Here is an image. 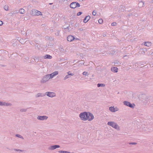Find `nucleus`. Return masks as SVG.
Masks as SVG:
<instances>
[{
    "instance_id": "obj_24",
    "label": "nucleus",
    "mask_w": 153,
    "mask_h": 153,
    "mask_svg": "<svg viewBox=\"0 0 153 153\" xmlns=\"http://www.w3.org/2000/svg\"><path fill=\"white\" fill-rule=\"evenodd\" d=\"M4 9L5 10L7 11L9 9V7L7 5H5L4 6Z\"/></svg>"
},
{
    "instance_id": "obj_36",
    "label": "nucleus",
    "mask_w": 153,
    "mask_h": 153,
    "mask_svg": "<svg viewBox=\"0 0 153 153\" xmlns=\"http://www.w3.org/2000/svg\"><path fill=\"white\" fill-rule=\"evenodd\" d=\"M60 33V31H58L57 33H56V36H59Z\"/></svg>"
},
{
    "instance_id": "obj_20",
    "label": "nucleus",
    "mask_w": 153,
    "mask_h": 153,
    "mask_svg": "<svg viewBox=\"0 0 153 153\" xmlns=\"http://www.w3.org/2000/svg\"><path fill=\"white\" fill-rule=\"evenodd\" d=\"M19 12L21 14H24L25 13V10L23 8H21L20 9L19 11Z\"/></svg>"
},
{
    "instance_id": "obj_27",
    "label": "nucleus",
    "mask_w": 153,
    "mask_h": 153,
    "mask_svg": "<svg viewBox=\"0 0 153 153\" xmlns=\"http://www.w3.org/2000/svg\"><path fill=\"white\" fill-rule=\"evenodd\" d=\"M14 150L17 152H24L23 150L19 149H14Z\"/></svg>"
},
{
    "instance_id": "obj_26",
    "label": "nucleus",
    "mask_w": 153,
    "mask_h": 153,
    "mask_svg": "<svg viewBox=\"0 0 153 153\" xmlns=\"http://www.w3.org/2000/svg\"><path fill=\"white\" fill-rule=\"evenodd\" d=\"M11 105V104L10 103L8 102H4V106H10V105Z\"/></svg>"
},
{
    "instance_id": "obj_22",
    "label": "nucleus",
    "mask_w": 153,
    "mask_h": 153,
    "mask_svg": "<svg viewBox=\"0 0 153 153\" xmlns=\"http://www.w3.org/2000/svg\"><path fill=\"white\" fill-rule=\"evenodd\" d=\"M15 136L16 137H19L21 139H24L23 137L22 136H21V135H20L19 134H16Z\"/></svg>"
},
{
    "instance_id": "obj_19",
    "label": "nucleus",
    "mask_w": 153,
    "mask_h": 153,
    "mask_svg": "<svg viewBox=\"0 0 153 153\" xmlns=\"http://www.w3.org/2000/svg\"><path fill=\"white\" fill-rule=\"evenodd\" d=\"M114 106H111L109 108V110L111 112H115V111L114 110Z\"/></svg>"
},
{
    "instance_id": "obj_14",
    "label": "nucleus",
    "mask_w": 153,
    "mask_h": 153,
    "mask_svg": "<svg viewBox=\"0 0 153 153\" xmlns=\"http://www.w3.org/2000/svg\"><path fill=\"white\" fill-rule=\"evenodd\" d=\"M74 75V74L73 73L68 74H67L66 75L65 77L64 78V80H65L66 79L71 77V76Z\"/></svg>"
},
{
    "instance_id": "obj_4",
    "label": "nucleus",
    "mask_w": 153,
    "mask_h": 153,
    "mask_svg": "<svg viewBox=\"0 0 153 153\" xmlns=\"http://www.w3.org/2000/svg\"><path fill=\"white\" fill-rule=\"evenodd\" d=\"M70 6L71 8L74 9L76 7H79L80 6V5L77 2H73L70 4Z\"/></svg>"
},
{
    "instance_id": "obj_38",
    "label": "nucleus",
    "mask_w": 153,
    "mask_h": 153,
    "mask_svg": "<svg viewBox=\"0 0 153 153\" xmlns=\"http://www.w3.org/2000/svg\"><path fill=\"white\" fill-rule=\"evenodd\" d=\"M3 25V22L1 21H0V26H1Z\"/></svg>"
},
{
    "instance_id": "obj_1",
    "label": "nucleus",
    "mask_w": 153,
    "mask_h": 153,
    "mask_svg": "<svg viewBox=\"0 0 153 153\" xmlns=\"http://www.w3.org/2000/svg\"><path fill=\"white\" fill-rule=\"evenodd\" d=\"M107 124L117 130H120V126L116 123L114 121L108 122Z\"/></svg>"
},
{
    "instance_id": "obj_39",
    "label": "nucleus",
    "mask_w": 153,
    "mask_h": 153,
    "mask_svg": "<svg viewBox=\"0 0 153 153\" xmlns=\"http://www.w3.org/2000/svg\"><path fill=\"white\" fill-rule=\"evenodd\" d=\"M74 40H79V39L78 38H74Z\"/></svg>"
},
{
    "instance_id": "obj_37",
    "label": "nucleus",
    "mask_w": 153,
    "mask_h": 153,
    "mask_svg": "<svg viewBox=\"0 0 153 153\" xmlns=\"http://www.w3.org/2000/svg\"><path fill=\"white\" fill-rule=\"evenodd\" d=\"M137 144L136 143H129L130 145H136Z\"/></svg>"
},
{
    "instance_id": "obj_25",
    "label": "nucleus",
    "mask_w": 153,
    "mask_h": 153,
    "mask_svg": "<svg viewBox=\"0 0 153 153\" xmlns=\"http://www.w3.org/2000/svg\"><path fill=\"white\" fill-rule=\"evenodd\" d=\"M105 85L103 84L98 83L97 85L98 87H100L101 86H104Z\"/></svg>"
},
{
    "instance_id": "obj_33",
    "label": "nucleus",
    "mask_w": 153,
    "mask_h": 153,
    "mask_svg": "<svg viewBox=\"0 0 153 153\" xmlns=\"http://www.w3.org/2000/svg\"><path fill=\"white\" fill-rule=\"evenodd\" d=\"M96 12L94 10L92 12V14L94 16H95L96 15Z\"/></svg>"
},
{
    "instance_id": "obj_21",
    "label": "nucleus",
    "mask_w": 153,
    "mask_h": 153,
    "mask_svg": "<svg viewBox=\"0 0 153 153\" xmlns=\"http://www.w3.org/2000/svg\"><path fill=\"white\" fill-rule=\"evenodd\" d=\"M59 153H74V152L71 153L70 152H68L65 151H62L60 150L59 151Z\"/></svg>"
},
{
    "instance_id": "obj_45",
    "label": "nucleus",
    "mask_w": 153,
    "mask_h": 153,
    "mask_svg": "<svg viewBox=\"0 0 153 153\" xmlns=\"http://www.w3.org/2000/svg\"><path fill=\"white\" fill-rule=\"evenodd\" d=\"M152 144H153V143H152Z\"/></svg>"
},
{
    "instance_id": "obj_44",
    "label": "nucleus",
    "mask_w": 153,
    "mask_h": 153,
    "mask_svg": "<svg viewBox=\"0 0 153 153\" xmlns=\"http://www.w3.org/2000/svg\"><path fill=\"white\" fill-rule=\"evenodd\" d=\"M126 56H124V57H125Z\"/></svg>"
},
{
    "instance_id": "obj_7",
    "label": "nucleus",
    "mask_w": 153,
    "mask_h": 153,
    "mask_svg": "<svg viewBox=\"0 0 153 153\" xmlns=\"http://www.w3.org/2000/svg\"><path fill=\"white\" fill-rule=\"evenodd\" d=\"M123 103L124 105L127 106H128L131 108H134L135 105L134 104H132L131 103L129 102L126 101H124L123 102Z\"/></svg>"
},
{
    "instance_id": "obj_18",
    "label": "nucleus",
    "mask_w": 153,
    "mask_h": 153,
    "mask_svg": "<svg viewBox=\"0 0 153 153\" xmlns=\"http://www.w3.org/2000/svg\"><path fill=\"white\" fill-rule=\"evenodd\" d=\"M151 43L149 42H144V45L145 46L149 47L151 45Z\"/></svg>"
},
{
    "instance_id": "obj_6",
    "label": "nucleus",
    "mask_w": 153,
    "mask_h": 153,
    "mask_svg": "<svg viewBox=\"0 0 153 153\" xmlns=\"http://www.w3.org/2000/svg\"><path fill=\"white\" fill-rule=\"evenodd\" d=\"M45 95L48 97L52 98L56 96V94L55 92L48 91L45 93Z\"/></svg>"
},
{
    "instance_id": "obj_43",
    "label": "nucleus",
    "mask_w": 153,
    "mask_h": 153,
    "mask_svg": "<svg viewBox=\"0 0 153 153\" xmlns=\"http://www.w3.org/2000/svg\"><path fill=\"white\" fill-rule=\"evenodd\" d=\"M53 4V3H50V4Z\"/></svg>"
},
{
    "instance_id": "obj_40",
    "label": "nucleus",
    "mask_w": 153,
    "mask_h": 153,
    "mask_svg": "<svg viewBox=\"0 0 153 153\" xmlns=\"http://www.w3.org/2000/svg\"><path fill=\"white\" fill-rule=\"evenodd\" d=\"M145 53V52L144 51H143L142 52V54H144Z\"/></svg>"
},
{
    "instance_id": "obj_17",
    "label": "nucleus",
    "mask_w": 153,
    "mask_h": 153,
    "mask_svg": "<svg viewBox=\"0 0 153 153\" xmlns=\"http://www.w3.org/2000/svg\"><path fill=\"white\" fill-rule=\"evenodd\" d=\"M52 56L48 54H46L44 56V59H51L52 58Z\"/></svg>"
},
{
    "instance_id": "obj_13",
    "label": "nucleus",
    "mask_w": 153,
    "mask_h": 153,
    "mask_svg": "<svg viewBox=\"0 0 153 153\" xmlns=\"http://www.w3.org/2000/svg\"><path fill=\"white\" fill-rule=\"evenodd\" d=\"M90 16L89 15L85 16L83 20V22L85 23H86L90 19Z\"/></svg>"
},
{
    "instance_id": "obj_29",
    "label": "nucleus",
    "mask_w": 153,
    "mask_h": 153,
    "mask_svg": "<svg viewBox=\"0 0 153 153\" xmlns=\"http://www.w3.org/2000/svg\"><path fill=\"white\" fill-rule=\"evenodd\" d=\"M27 109H26L22 108L20 109V111L21 112H25L27 111Z\"/></svg>"
},
{
    "instance_id": "obj_10",
    "label": "nucleus",
    "mask_w": 153,
    "mask_h": 153,
    "mask_svg": "<svg viewBox=\"0 0 153 153\" xmlns=\"http://www.w3.org/2000/svg\"><path fill=\"white\" fill-rule=\"evenodd\" d=\"M60 147V146L59 145H55L53 146H49L48 149L51 150H53L56 148H59Z\"/></svg>"
},
{
    "instance_id": "obj_35",
    "label": "nucleus",
    "mask_w": 153,
    "mask_h": 153,
    "mask_svg": "<svg viewBox=\"0 0 153 153\" xmlns=\"http://www.w3.org/2000/svg\"><path fill=\"white\" fill-rule=\"evenodd\" d=\"M114 110L115 111V112L118 111L119 110V109L118 108H117V107L114 108Z\"/></svg>"
},
{
    "instance_id": "obj_2",
    "label": "nucleus",
    "mask_w": 153,
    "mask_h": 153,
    "mask_svg": "<svg viewBox=\"0 0 153 153\" xmlns=\"http://www.w3.org/2000/svg\"><path fill=\"white\" fill-rule=\"evenodd\" d=\"M87 112H84L81 113L79 114V117L81 120L84 121H86L87 120Z\"/></svg>"
},
{
    "instance_id": "obj_32",
    "label": "nucleus",
    "mask_w": 153,
    "mask_h": 153,
    "mask_svg": "<svg viewBox=\"0 0 153 153\" xmlns=\"http://www.w3.org/2000/svg\"><path fill=\"white\" fill-rule=\"evenodd\" d=\"M82 14V12H79L77 13V16H79L81 14Z\"/></svg>"
},
{
    "instance_id": "obj_15",
    "label": "nucleus",
    "mask_w": 153,
    "mask_h": 153,
    "mask_svg": "<svg viewBox=\"0 0 153 153\" xmlns=\"http://www.w3.org/2000/svg\"><path fill=\"white\" fill-rule=\"evenodd\" d=\"M111 70L114 73H117L118 71V69L117 67H113L111 68Z\"/></svg>"
},
{
    "instance_id": "obj_8",
    "label": "nucleus",
    "mask_w": 153,
    "mask_h": 153,
    "mask_svg": "<svg viewBox=\"0 0 153 153\" xmlns=\"http://www.w3.org/2000/svg\"><path fill=\"white\" fill-rule=\"evenodd\" d=\"M31 13L33 15L39 16L42 15V14L41 12L35 9L32 10Z\"/></svg>"
},
{
    "instance_id": "obj_9",
    "label": "nucleus",
    "mask_w": 153,
    "mask_h": 153,
    "mask_svg": "<svg viewBox=\"0 0 153 153\" xmlns=\"http://www.w3.org/2000/svg\"><path fill=\"white\" fill-rule=\"evenodd\" d=\"M48 117L46 116H38L37 117V119L40 120H47Z\"/></svg>"
},
{
    "instance_id": "obj_3",
    "label": "nucleus",
    "mask_w": 153,
    "mask_h": 153,
    "mask_svg": "<svg viewBox=\"0 0 153 153\" xmlns=\"http://www.w3.org/2000/svg\"><path fill=\"white\" fill-rule=\"evenodd\" d=\"M51 79L49 74L44 76L41 81L42 83H44L48 81Z\"/></svg>"
},
{
    "instance_id": "obj_42",
    "label": "nucleus",
    "mask_w": 153,
    "mask_h": 153,
    "mask_svg": "<svg viewBox=\"0 0 153 153\" xmlns=\"http://www.w3.org/2000/svg\"><path fill=\"white\" fill-rule=\"evenodd\" d=\"M67 73L68 74H71V73H70V71H68V72Z\"/></svg>"
},
{
    "instance_id": "obj_23",
    "label": "nucleus",
    "mask_w": 153,
    "mask_h": 153,
    "mask_svg": "<svg viewBox=\"0 0 153 153\" xmlns=\"http://www.w3.org/2000/svg\"><path fill=\"white\" fill-rule=\"evenodd\" d=\"M82 74L83 75H84L85 76L88 75L89 74L88 72L84 71L83 72Z\"/></svg>"
},
{
    "instance_id": "obj_31",
    "label": "nucleus",
    "mask_w": 153,
    "mask_h": 153,
    "mask_svg": "<svg viewBox=\"0 0 153 153\" xmlns=\"http://www.w3.org/2000/svg\"><path fill=\"white\" fill-rule=\"evenodd\" d=\"M116 24H117V23L116 22H114L111 23V25L112 26H115L116 25Z\"/></svg>"
},
{
    "instance_id": "obj_11",
    "label": "nucleus",
    "mask_w": 153,
    "mask_h": 153,
    "mask_svg": "<svg viewBox=\"0 0 153 153\" xmlns=\"http://www.w3.org/2000/svg\"><path fill=\"white\" fill-rule=\"evenodd\" d=\"M58 74V71H56L51 74H49L51 79H52Z\"/></svg>"
},
{
    "instance_id": "obj_30",
    "label": "nucleus",
    "mask_w": 153,
    "mask_h": 153,
    "mask_svg": "<svg viewBox=\"0 0 153 153\" xmlns=\"http://www.w3.org/2000/svg\"><path fill=\"white\" fill-rule=\"evenodd\" d=\"M4 102L0 101V105L4 106Z\"/></svg>"
},
{
    "instance_id": "obj_34",
    "label": "nucleus",
    "mask_w": 153,
    "mask_h": 153,
    "mask_svg": "<svg viewBox=\"0 0 153 153\" xmlns=\"http://www.w3.org/2000/svg\"><path fill=\"white\" fill-rule=\"evenodd\" d=\"M142 4V6H143L144 4V2L143 1H140L139 3V4Z\"/></svg>"
},
{
    "instance_id": "obj_41",
    "label": "nucleus",
    "mask_w": 153,
    "mask_h": 153,
    "mask_svg": "<svg viewBox=\"0 0 153 153\" xmlns=\"http://www.w3.org/2000/svg\"><path fill=\"white\" fill-rule=\"evenodd\" d=\"M2 59V57L1 56H0V60Z\"/></svg>"
},
{
    "instance_id": "obj_16",
    "label": "nucleus",
    "mask_w": 153,
    "mask_h": 153,
    "mask_svg": "<svg viewBox=\"0 0 153 153\" xmlns=\"http://www.w3.org/2000/svg\"><path fill=\"white\" fill-rule=\"evenodd\" d=\"M45 95V93L43 94L42 93H38L36 95V97H44Z\"/></svg>"
},
{
    "instance_id": "obj_28",
    "label": "nucleus",
    "mask_w": 153,
    "mask_h": 153,
    "mask_svg": "<svg viewBox=\"0 0 153 153\" xmlns=\"http://www.w3.org/2000/svg\"><path fill=\"white\" fill-rule=\"evenodd\" d=\"M103 22V20L102 19H100L98 20V22L100 24H102Z\"/></svg>"
},
{
    "instance_id": "obj_12",
    "label": "nucleus",
    "mask_w": 153,
    "mask_h": 153,
    "mask_svg": "<svg viewBox=\"0 0 153 153\" xmlns=\"http://www.w3.org/2000/svg\"><path fill=\"white\" fill-rule=\"evenodd\" d=\"M74 37L72 35H69L67 37V40L68 41L71 42L74 40Z\"/></svg>"
},
{
    "instance_id": "obj_5",
    "label": "nucleus",
    "mask_w": 153,
    "mask_h": 153,
    "mask_svg": "<svg viewBox=\"0 0 153 153\" xmlns=\"http://www.w3.org/2000/svg\"><path fill=\"white\" fill-rule=\"evenodd\" d=\"M87 120L91 121L93 120L94 118V117L93 114L90 112H87Z\"/></svg>"
}]
</instances>
